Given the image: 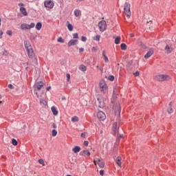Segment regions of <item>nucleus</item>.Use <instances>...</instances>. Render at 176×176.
<instances>
[{
    "instance_id": "c85d7f7f",
    "label": "nucleus",
    "mask_w": 176,
    "mask_h": 176,
    "mask_svg": "<svg viewBox=\"0 0 176 176\" xmlns=\"http://www.w3.org/2000/svg\"><path fill=\"white\" fill-rule=\"evenodd\" d=\"M115 43L116 45H119L120 43V36H117L115 38Z\"/></svg>"
},
{
    "instance_id": "6ab92c4d",
    "label": "nucleus",
    "mask_w": 176,
    "mask_h": 176,
    "mask_svg": "<svg viewBox=\"0 0 176 176\" xmlns=\"http://www.w3.org/2000/svg\"><path fill=\"white\" fill-rule=\"evenodd\" d=\"M116 163L119 166H122V157H117V158L116 159Z\"/></svg>"
},
{
    "instance_id": "aec40b11",
    "label": "nucleus",
    "mask_w": 176,
    "mask_h": 176,
    "mask_svg": "<svg viewBox=\"0 0 176 176\" xmlns=\"http://www.w3.org/2000/svg\"><path fill=\"white\" fill-rule=\"evenodd\" d=\"M78 69H80V71H82V72H86V71H87V67L84 65H81L79 66Z\"/></svg>"
},
{
    "instance_id": "c03bdc74",
    "label": "nucleus",
    "mask_w": 176,
    "mask_h": 176,
    "mask_svg": "<svg viewBox=\"0 0 176 176\" xmlns=\"http://www.w3.org/2000/svg\"><path fill=\"white\" fill-rule=\"evenodd\" d=\"M84 145H85V146H89V142L88 141H85L84 142Z\"/></svg>"
},
{
    "instance_id": "bb28decb",
    "label": "nucleus",
    "mask_w": 176,
    "mask_h": 176,
    "mask_svg": "<svg viewBox=\"0 0 176 176\" xmlns=\"http://www.w3.org/2000/svg\"><path fill=\"white\" fill-rule=\"evenodd\" d=\"M72 122L76 123V122H79V118L78 116H74L72 118Z\"/></svg>"
},
{
    "instance_id": "5701e85b",
    "label": "nucleus",
    "mask_w": 176,
    "mask_h": 176,
    "mask_svg": "<svg viewBox=\"0 0 176 176\" xmlns=\"http://www.w3.org/2000/svg\"><path fill=\"white\" fill-rule=\"evenodd\" d=\"M51 110H52V112L53 115H55V116L58 115V111H57V109H56L55 107H52L51 108Z\"/></svg>"
},
{
    "instance_id": "e433bc0d",
    "label": "nucleus",
    "mask_w": 176,
    "mask_h": 176,
    "mask_svg": "<svg viewBox=\"0 0 176 176\" xmlns=\"http://www.w3.org/2000/svg\"><path fill=\"white\" fill-rule=\"evenodd\" d=\"M7 35H9L10 36H12V35H13V32H12V30H8L7 31Z\"/></svg>"
},
{
    "instance_id": "0eeeda50",
    "label": "nucleus",
    "mask_w": 176,
    "mask_h": 176,
    "mask_svg": "<svg viewBox=\"0 0 176 176\" xmlns=\"http://www.w3.org/2000/svg\"><path fill=\"white\" fill-rule=\"evenodd\" d=\"M35 27V23H32L30 25L27 23H23L21 25V30H31V28H34Z\"/></svg>"
},
{
    "instance_id": "a878e982",
    "label": "nucleus",
    "mask_w": 176,
    "mask_h": 176,
    "mask_svg": "<svg viewBox=\"0 0 176 176\" xmlns=\"http://www.w3.org/2000/svg\"><path fill=\"white\" fill-rule=\"evenodd\" d=\"M42 29V23L38 22L36 25V30H38V31H40V30Z\"/></svg>"
},
{
    "instance_id": "4c0bfd02",
    "label": "nucleus",
    "mask_w": 176,
    "mask_h": 176,
    "mask_svg": "<svg viewBox=\"0 0 176 176\" xmlns=\"http://www.w3.org/2000/svg\"><path fill=\"white\" fill-rule=\"evenodd\" d=\"M81 41L82 42H86V41H87V38H86V36H81Z\"/></svg>"
},
{
    "instance_id": "f704fd0d",
    "label": "nucleus",
    "mask_w": 176,
    "mask_h": 176,
    "mask_svg": "<svg viewBox=\"0 0 176 176\" xmlns=\"http://www.w3.org/2000/svg\"><path fill=\"white\" fill-rule=\"evenodd\" d=\"M38 163H39L40 164H42L43 166H45V161H43V159H39V160H38Z\"/></svg>"
},
{
    "instance_id": "4be33fe9",
    "label": "nucleus",
    "mask_w": 176,
    "mask_h": 176,
    "mask_svg": "<svg viewBox=\"0 0 176 176\" xmlns=\"http://www.w3.org/2000/svg\"><path fill=\"white\" fill-rule=\"evenodd\" d=\"M82 14V12L79 10H74V16L76 17H79Z\"/></svg>"
},
{
    "instance_id": "b1692460",
    "label": "nucleus",
    "mask_w": 176,
    "mask_h": 176,
    "mask_svg": "<svg viewBox=\"0 0 176 176\" xmlns=\"http://www.w3.org/2000/svg\"><path fill=\"white\" fill-rule=\"evenodd\" d=\"M67 24L69 31H74V26H72V24L69 23V21H67Z\"/></svg>"
},
{
    "instance_id": "a18cd8bd",
    "label": "nucleus",
    "mask_w": 176,
    "mask_h": 176,
    "mask_svg": "<svg viewBox=\"0 0 176 176\" xmlns=\"http://www.w3.org/2000/svg\"><path fill=\"white\" fill-rule=\"evenodd\" d=\"M2 35H3V32H2V30H0V39H2Z\"/></svg>"
},
{
    "instance_id": "052dcab7",
    "label": "nucleus",
    "mask_w": 176,
    "mask_h": 176,
    "mask_svg": "<svg viewBox=\"0 0 176 176\" xmlns=\"http://www.w3.org/2000/svg\"><path fill=\"white\" fill-rule=\"evenodd\" d=\"M1 21H2V19H1V18H0V26H1Z\"/></svg>"
},
{
    "instance_id": "dca6fc26",
    "label": "nucleus",
    "mask_w": 176,
    "mask_h": 176,
    "mask_svg": "<svg viewBox=\"0 0 176 176\" xmlns=\"http://www.w3.org/2000/svg\"><path fill=\"white\" fill-rule=\"evenodd\" d=\"M81 156H90V151L89 150H83L80 153Z\"/></svg>"
},
{
    "instance_id": "9b49d317",
    "label": "nucleus",
    "mask_w": 176,
    "mask_h": 176,
    "mask_svg": "<svg viewBox=\"0 0 176 176\" xmlns=\"http://www.w3.org/2000/svg\"><path fill=\"white\" fill-rule=\"evenodd\" d=\"M112 131L114 133L113 135H116V132L119 131V124L118 122H114L113 124Z\"/></svg>"
},
{
    "instance_id": "a19ab883",
    "label": "nucleus",
    "mask_w": 176,
    "mask_h": 176,
    "mask_svg": "<svg viewBox=\"0 0 176 176\" xmlns=\"http://www.w3.org/2000/svg\"><path fill=\"white\" fill-rule=\"evenodd\" d=\"M66 78L67 79V82H69V79H71V74H66Z\"/></svg>"
},
{
    "instance_id": "2eb2a0df",
    "label": "nucleus",
    "mask_w": 176,
    "mask_h": 176,
    "mask_svg": "<svg viewBox=\"0 0 176 176\" xmlns=\"http://www.w3.org/2000/svg\"><path fill=\"white\" fill-rule=\"evenodd\" d=\"M19 10L23 16H28V12H27V10L25 9V8L21 7Z\"/></svg>"
},
{
    "instance_id": "864d4df0",
    "label": "nucleus",
    "mask_w": 176,
    "mask_h": 176,
    "mask_svg": "<svg viewBox=\"0 0 176 176\" xmlns=\"http://www.w3.org/2000/svg\"><path fill=\"white\" fill-rule=\"evenodd\" d=\"M18 5L19 6H24V3H19Z\"/></svg>"
},
{
    "instance_id": "6e6552de",
    "label": "nucleus",
    "mask_w": 176,
    "mask_h": 176,
    "mask_svg": "<svg viewBox=\"0 0 176 176\" xmlns=\"http://www.w3.org/2000/svg\"><path fill=\"white\" fill-rule=\"evenodd\" d=\"M44 6L48 9H53L54 8V3L52 0H47L44 2Z\"/></svg>"
},
{
    "instance_id": "c756f323",
    "label": "nucleus",
    "mask_w": 176,
    "mask_h": 176,
    "mask_svg": "<svg viewBox=\"0 0 176 176\" xmlns=\"http://www.w3.org/2000/svg\"><path fill=\"white\" fill-rule=\"evenodd\" d=\"M121 50H126L127 49V45L125 43H122L120 45Z\"/></svg>"
},
{
    "instance_id": "37998d69",
    "label": "nucleus",
    "mask_w": 176,
    "mask_h": 176,
    "mask_svg": "<svg viewBox=\"0 0 176 176\" xmlns=\"http://www.w3.org/2000/svg\"><path fill=\"white\" fill-rule=\"evenodd\" d=\"M8 88H9V89H14V87L13 86V85L9 84V85H8Z\"/></svg>"
},
{
    "instance_id": "423d86ee",
    "label": "nucleus",
    "mask_w": 176,
    "mask_h": 176,
    "mask_svg": "<svg viewBox=\"0 0 176 176\" xmlns=\"http://www.w3.org/2000/svg\"><path fill=\"white\" fill-rule=\"evenodd\" d=\"M96 104L98 107V108H104V99L102 98V96H98L97 98V102Z\"/></svg>"
},
{
    "instance_id": "9d476101",
    "label": "nucleus",
    "mask_w": 176,
    "mask_h": 176,
    "mask_svg": "<svg viewBox=\"0 0 176 176\" xmlns=\"http://www.w3.org/2000/svg\"><path fill=\"white\" fill-rule=\"evenodd\" d=\"M97 117L99 120H105V119H107V116L105 115V113L102 111L98 112Z\"/></svg>"
},
{
    "instance_id": "680f3d73",
    "label": "nucleus",
    "mask_w": 176,
    "mask_h": 176,
    "mask_svg": "<svg viewBox=\"0 0 176 176\" xmlns=\"http://www.w3.org/2000/svg\"><path fill=\"white\" fill-rule=\"evenodd\" d=\"M36 96H38V93L37 92L36 93Z\"/></svg>"
},
{
    "instance_id": "a211bd4d",
    "label": "nucleus",
    "mask_w": 176,
    "mask_h": 176,
    "mask_svg": "<svg viewBox=\"0 0 176 176\" xmlns=\"http://www.w3.org/2000/svg\"><path fill=\"white\" fill-rule=\"evenodd\" d=\"M166 53L170 54L173 52V47H170L168 45H166L165 47Z\"/></svg>"
},
{
    "instance_id": "e2e57ef3",
    "label": "nucleus",
    "mask_w": 176,
    "mask_h": 176,
    "mask_svg": "<svg viewBox=\"0 0 176 176\" xmlns=\"http://www.w3.org/2000/svg\"><path fill=\"white\" fill-rule=\"evenodd\" d=\"M2 103V101H0V104H1Z\"/></svg>"
},
{
    "instance_id": "f03ea898",
    "label": "nucleus",
    "mask_w": 176,
    "mask_h": 176,
    "mask_svg": "<svg viewBox=\"0 0 176 176\" xmlns=\"http://www.w3.org/2000/svg\"><path fill=\"white\" fill-rule=\"evenodd\" d=\"M155 80H157V82H164V80H170V76L160 74L155 76Z\"/></svg>"
},
{
    "instance_id": "ea45409f",
    "label": "nucleus",
    "mask_w": 176,
    "mask_h": 176,
    "mask_svg": "<svg viewBox=\"0 0 176 176\" xmlns=\"http://www.w3.org/2000/svg\"><path fill=\"white\" fill-rule=\"evenodd\" d=\"M109 80H111V82H113V80H115V77L113 76H109Z\"/></svg>"
},
{
    "instance_id": "39448f33",
    "label": "nucleus",
    "mask_w": 176,
    "mask_h": 176,
    "mask_svg": "<svg viewBox=\"0 0 176 176\" xmlns=\"http://www.w3.org/2000/svg\"><path fill=\"white\" fill-rule=\"evenodd\" d=\"M100 89L103 94H105L107 93V83L105 82V80H100L99 83Z\"/></svg>"
},
{
    "instance_id": "09e8293b",
    "label": "nucleus",
    "mask_w": 176,
    "mask_h": 176,
    "mask_svg": "<svg viewBox=\"0 0 176 176\" xmlns=\"http://www.w3.org/2000/svg\"><path fill=\"white\" fill-rule=\"evenodd\" d=\"M91 50L92 52H97V48H96V47H93Z\"/></svg>"
},
{
    "instance_id": "1a4fd4ad",
    "label": "nucleus",
    "mask_w": 176,
    "mask_h": 176,
    "mask_svg": "<svg viewBox=\"0 0 176 176\" xmlns=\"http://www.w3.org/2000/svg\"><path fill=\"white\" fill-rule=\"evenodd\" d=\"M98 27L100 31L104 32V30L107 28V22H105V21H100L98 23Z\"/></svg>"
},
{
    "instance_id": "f257e3e1",
    "label": "nucleus",
    "mask_w": 176,
    "mask_h": 176,
    "mask_svg": "<svg viewBox=\"0 0 176 176\" xmlns=\"http://www.w3.org/2000/svg\"><path fill=\"white\" fill-rule=\"evenodd\" d=\"M24 45H25V49L28 53V56L29 58H34V57H35V52H34V49L32 48V45H31V44L28 41H25Z\"/></svg>"
},
{
    "instance_id": "7c9ffc66",
    "label": "nucleus",
    "mask_w": 176,
    "mask_h": 176,
    "mask_svg": "<svg viewBox=\"0 0 176 176\" xmlns=\"http://www.w3.org/2000/svg\"><path fill=\"white\" fill-rule=\"evenodd\" d=\"M12 145H14V146H17V144H19V142H17V140H16V139H12Z\"/></svg>"
},
{
    "instance_id": "72a5a7b5",
    "label": "nucleus",
    "mask_w": 176,
    "mask_h": 176,
    "mask_svg": "<svg viewBox=\"0 0 176 176\" xmlns=\"http://www.w3.org/2000/svg\"><path fill=\"white\" fill-rule=\"evenodd\" d=\"M40 104H42L43 105H47V102H46L45 100H41Z\"/></svg>"
},
{
    "instance_id": "5fc2aeb1",
    "label": "nucleus",
    "mask_w": 176,
    "mask_h": 176,
    "mask_svg": "<svg viewBox=\"0 0 176 176\" xmlns=\"http://www.w3.org/2000/svg\"><path fill=\"white\" fill-rule=\"evenodd\" d=\"M131 38H134V34H131Z\"/></svg>"
},
{
    "instance_id": "cd10ccee",
    "label": "nucleus",
    "mask_w": 176,
    "mask_h": 176,
    "mask_svg": "<svg viewBox=\"0 0 176 176\" xmlns=\"http://www.w3.org/2000/svg\"><path fill=\"white\" fill-rule=\"evenodd\" d=\"M102 56H104L105 63H108L109 60L108 59V56L105 55V51L102 52Z\"/></svg>"
},
{
    "instance_id": "49530a36",
    "label": "nucleus",
    "mask_w": 176,
    "mask_h": 176,
    "mask_svg": "<svg viewBox=\"0 0 176 176\" xmlns=\"http://www.w3.org/2000/svg\"><path fill=\"white\" fill-rule=\"evenodd\" d=\"M80 137H82V138H86V133H81Z\"/></svg>"
},
{
    "instance_id": "412c9836",
    "label": "nucleus",
    "mask_w": 176,
    "mask_h": 176,
    "mask_svg": "<svg viewBox=\"0 0 176 176\" xmlns=\"http://www.w3.org/2000/svg\"><path fill=\"white\" fill-rule=\"evenodd\" d=\"M73 152L74 153H78V152H80V147L79 146H76L74 148H73Z\"/></svg>"
},
{
    "instance_id": "393cba45",
    "label": "nucleus",
    "mask_w": 176,
    "mask_h": 176,
    "mask_svg": "<svg viewBox=\"0 0 176 176\" xmlns=\"http://www.w3.org/2000/svg\"><path fill=\"white\" fill-rule=\"evenodd\" d=\"M173 104L172 102H170L169 103V108H168L167 111H168V113H173V112H174V110L173 109V108H171V104Z\"/></svg>"
},
{
    "instance_id": "2f4dec72",
    "label": "nucleus",
    "mask_w": 176,
    "mask_h": 176,
    "mask_svg": "<svg viewBox=\"0 0 176 176\" xmlns=\"http://www.w3.org/2000/svg\"><path fill=\"white\" fill-rule=\"evenodd\" d=\"M52 137H56V135H57V131L55 129L52 130Z\"/></svg>"
},
{
    "instance_id": "4468645a",
    "label": "nucleus",
    "mask_w": 176,
    "mask_h": 176,
    "mask_svg": "<svg viewBox=\"0 0 176 176\" xmlns=\"http://www.w3.org/2000/svg\"><path fill=\"white\" fill-rule=\"evenodd\" d=\"M154 53V51L153 49L149 50V51L144 55V58H149L151 56H152Z\"/></svg>"
},
{
    "instance_id": "4d7b16f0",
    "label": "nucleus",
    "mask_w": 176,
    "mask_h": 176,
    "mask_svg": "<svg viewBox=\"0 0 176 176\" xmlns=\"http://www.w3.org/2000/svg\"><path fill=\"white\" fill-rule=\"evenodd\" d=\"M119 137L120 138H123V135H120Z\"/></svg>"
},
{
    "instance_id": "c9c22d12",
    "label": "nucleus",
    "mask_w": 176,
    "mask_h": 176,
    "mask_svg": "<svg viewBox=\"0 0 176 176\" xmlns=\"http://www.w3.org/2000/svg\"><path fill=\"white\" fill-rule=\"evenodd\" d=\"M73 38H74V39H78V38H79V34H78V33L74 34Z\"/></svg>"
},
{
    "instance_id": "603ef678",
    "label": "nucleus",
    "mask_w": 176,
    "mask_h": 176,
    "mask_svg": "<svg viewBox=\"0 0 176 176\" xmlns=\"http://www.w3.org/2000/svg\"><path fill=\"white\" fill-rule=\"evenodd\" d=\"M100 175H104V170H100Z\"/></svg>"
},
{
    "instance_id": "0e129e2a",
    "label": "nucleus",
    "mask_w": 176,
    "mask_h": 176,
    "mask_svg": "<svg viewBox=\"0 0 176 176\" xmlns=\"http://www.w3.org/2000/svg\"><path fill=\"white\" fill-rule=\"evenodd\" d=\"M79 1H85V0H79Z\"/></svg>"
},
{
    "instance_id": "3c124183",
    "label": "nucleus",
    "mask_w": 176,
    "mask_h": 176,
    "mask_svg": "<svg viewBox=\"0 0 176 176\" xmlns=\"http://www.w3.org/2000/svg\"><path fill=\"white\" fill-rule=\"evenodd\" d=\"M52 89V87H47L46 88L47 91H49Z\"/></svg>"
},
{
    "instance_id": "20e7f679",
    "label": "nucleus",
    "mask_w": 176,
    "mask_h": 176,
    "mask_svg": "<svg viewBox=\"0 0 176 176\" xmlns=\"http://www.w3.org/2000/svg\"><path fill=\"white\" fill-rule=\"evenodd\" d=\"M124 12L126 17H130V16H131V11H130V3H125L124 6Z\"/></svg>"
},
{
    "instance_id": "f3484780",
    "label": "nucleus",
    "mask_w": 176,
    "mask_h": 176,
    "mask_svg": "<svg viewBox=\"0 0 176 176\" xmlns=\"http://www.w3.org/2000/svg\"><path fill=\"white\" fill-rule=\"evenodd\" d=\"M114 111L116 115L120 116V105L119 104H117L116 107L114 108Z\"/></svg>"
},
{
    "instance_id": "bf43d9fd",
    "label": "nucleus",
    "mask_w": 176,
    "mask_h": 176,
    "mask_svg": "<svg viewBox=\"0 0 176 176\" xmlns=\"http://www.w3.org/2000/svg\"><path fill=\"white\" fill-rule=\"evenodd\" d=\"M119 141H120L119 138H117V142L119 143Z\"/></svg>"
},
{
    "instance_id": "58836bf2",
    "label": "nucleus",
    "mask_w": 176,
    "mask_h": 176,
    "mask_svg": "<svg viewBox=\"0 0 176 176\" xmlns=\"http://www.w3.org/2000/svg\"><path fill=\"white\" fill-rule=\"evenodd\" d=\"M100 35H97L95 37H94V40L98 41H100Z\"/></svg>"
},
{
    "instance_id": "6e6d98bb",
    "label": "nucleus",
    "mask_w": 176,
    "mask_h": 176,
    "mask_svg": "<svg viewBox=\"0 0 176 176\" xmlns=\"http://www.w3.org/2000/svg\"><path fill=\"white\" fill-rule=\"evenodd\" d=\"M142 47L143 49H146L145 45H142Z\"/></svg>"
},
{
    "instance_id": "ddd939ff",
    "label": "nucleus",
    "mask_w": 176,
    "mask_h": 176,
    "mask_svg": "<svg viewBox=\"0 0 176 176\" xmlns=\"http://www.w3.org/2000/svg\"><path fill=\"white\" fill-rule=\"evenodd\" d=\"M78 42V40H74L72 39L68 42L67 46L69 47H71V46H75L76 45V43Z\"/></svg>"
},
{
    "instance_id": "8fccbe9b",
    "label": "nucleus",
    "mask_w": 176,
    "mask_h": 176,
    "mask_svg": "<svg viewBox=\"0 0 176 176\" xmlns=\"http://www.w3.org/2000/svg\"><path fill=\"white\" fill-rule=\"evenodd\" d=\"M52 126L54 129H57V125H56L54 123H53Z\"/></svg>"
},
{
    "instance_id": "7ed1b4c3",
    "label": "nucleus",
    "mask_w": 176,
    "mask_h": 176,
    "mask_svg": "<svg viewBox=\"0 0 176 176\" xmlns=\"http://www.w3.org/2000/svg\"><path fill=\"white\" fill-rule=\"evenodd\" d=\"M43 86H45V82L43 81H36L34 85L33 86L34 91H39V90L42 89Z\"/></svg>"
},
{
    "instance_id": "13d9d810",
    "label": "nucleus",
    "mask_w": 176,
    "mask_h": 176,
    "mask_svg": "<svg viewBox=\"0 0 176 176\" xmlns=\"http://www.w3.org/2000/svg\"><path fill=\"white\" fill-rule=\"evenodd\" d=\"M100 71H102V67H100Z\"/></svg>"
},
{
    "instance_id": "f8f14e48",
    "label": "nucleus",
    "mask_w": 176,
    "mask_h": 176,
    "mask_svg": "<svg viewBox=\"0 0 176 176\" xmlns=\"http://www.w3.org/2000/svg\"><path fill=\"white\" fill-rule=\"evenodd\" d=\"M94 163L95 166H97V164H98V165L99 166V167H100V168H104V166H105V164L101 160H98V161H94Z\"/></svg>"
},
{
    "instance_id": "79ce46f5",
    "label": "nucleus",
    "mask_w": 176,
    "mask_h": 176,
    "mask_svg": "<svg viewBox=\"0 0 176 176\" xmlns=\"http://www.w3.org/2000/svg\"><path fill=\"white\" fill-rule=\"evenodd\" d=\"M133 75H134L135 76H140V72H138V71L135 72L133 74Z\"/></svg>"
},
{
    "instance_id": "de8ad7c7",
    "label": "nucleus",
    "mask_w": 176,
    "mask_h": 176,
    "mask_svg": "<svg viewBox=\"0 0 176 176\" xmlns=\"http://www.w3.org/2000/svg\"><path fill=\"white\" fill-rule=\"evenodd\" d=\"M83 52H85V49L84 48H80L79 49V53H82Z\"/></svg>"
},
{
    "instance_id": "473e14b6",
    "label": "nucleus",
    "mask_w": 176,
    "mask_h": 176,
    "mask_svg": "<svg viewBox=\"0 0 176 176\" xmlns=\"http://www.w3.org/2000/svg\"><path fill=\"white\" fill-rule=\"evenodd\" d=\"M58 42H59L60 43H64L65 41L63 38V37H59L57 40Z\"/></svg>"
}]
</instances>
